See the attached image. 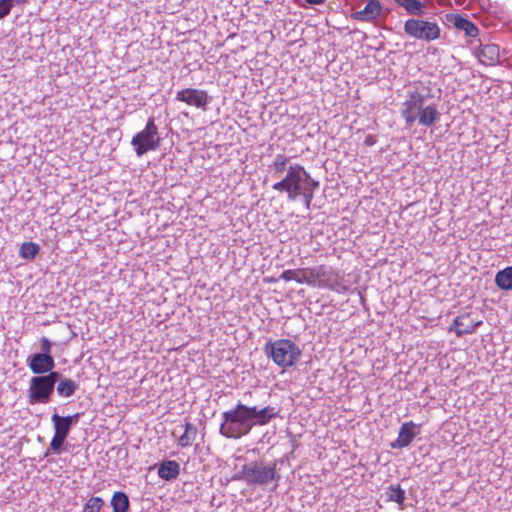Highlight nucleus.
Segmentation results:
<instances>
[{
	"label": "nucleus",
	"instance_id": "14",
	"mask_svg": "<svg viewBox=\"0 0 512 512\" xmlns=\"http://www.w3.org/2000/svg\"><path fill=\"white\" fill-rule=\"evenodd\" d=\"M315 267L314 268H299V269H288L284 270L279 279L288 281H295L297 283H305L309 286H313L315 283Z\"/></svg>",
	"mask_w": 512,
	"mask_h": 512
},
{
	"label": "nucleus",
	"instance_id": "34",
	"mask_svg": "<svg viewBox=\"0 0 512 512\" xmlns=\"http://www.w3.org/2000/svg\"><path fill=\"white\" fill-rule=\"evenodd\" d=\"M377 142L376 136L372 134H368L365 137L364 144L368 147L375 145Z\"/></svg>",
	"mask_w": 512,
	"mask_h": 512
},
{
	"label": "nucleus",
	"instance_id": "21",
	"mask_svg": "<svg viewBox=\"0 0 512 512\" xmlns=\"http://www.w3.org/2000/svg\"><path fill=\"white\" fill-rule=\"evenodd\" d=\"M55 389L60 397L68 398L75 394L78 384L71 378L63 377L60 373V380H58Z\"/></svg>",
	"mask_w": 512,
	"mask_h": 512
},
{
	"label": "nucleus",
	"instance_id": "25",
	"mask_svg": "<svg viewBox=\"0 0 512 512\" xmlns=\"http://www.w3.org/2000/svg\"><path fill=\"white\" fill-rule=\"evenodd\" d=\"M197 428L191 422H186L184 433L178 439L180 447H189L196 439Z\"/></svg>",
	"mask_w": 512,
	"mask_h": 512
},
{
	"label": "nucleus",
	"instance_id": "15",
	"mask_svg": "<svg viewBox=\"0 0 512 512\" xmlns=\"http://www.w3.org/2000/svg\"><path fill=\"white\" fill-rule=\"evenodd\" d=\"M445 17L447 22L452 24L457 30L463 31L465 36L475 38L479 35V28L466 16L458 13H449Z\"/></svg>",
	"mask_w": 512,
	"mask_h": 512
},
{
	"label": "nucleus",
	"instance_id": "6",
	"mask_svg": "<svg viewBox=\"0 0 512 512\" xmlns=\"http://www.w3.org/2000/svg\"><path fill=\"white\" fill-rule=\"evenodd\" d=\"M434 97L430 85L415 86L409 90L406 99L402 103L401 116L405 121L406 127H412L415 124V115Z\"/></svg>",
	"mask_w": 512,
	"mask_h": 512
},
{
	"label": "nucleus",
	"instance_id": "33",
	"mask_svg": "<svg viewBox=\"0 0 512 512\" xmlns=\"http://www.w3.org/2000/svg\"><path fill=\"white\" fill-rule=\"evenodd\" d=\"M40 348H41V352L40 353L52 354L51 353L52 343H51V341L48 338L42 337L40 339Z\"/></svg>",
	"mask_w": 512,
	"mask_h": 512
},
{
	"label": "nucleus",
	"instance_id": "19",
	"mask_svg": "<svg viewBox=\"0 0 512 512\" xmlns=\"http://www.w3.org/2000/svg\"><path fill=\"white\" fill-rule=\"evenodd\" d=\"M475 54L481 63L494 65L499 61V46L496 44H480Z\"/></svg>",
	"mask_w": 512,
	"mask_h": 512
},
{
	"label": "nucleus",
	"instance_id": "24",
	"mask_svg": "<svg viewBox=\"0 0 512 512\" xmlns=\"http://www.w3.org/2000/svg\"><path fill=\"white\" fill-rule=\"evenodd\" d=\"M110 504L113 512H128L130 509V500L127 494L122 491L113 493Z\"/></svg>",
	"mask_w": 512,
	"mask_h": 512
},
{
	"label": "nucleus",
	"instance_id": "29",
	"mask_svg": "<svg viewBox=\"0 0 512 512\" xmlns=\"http://www.w3.org/2000/svg\"><path fill=\"white\" fill-rule=\"evenodd\" d=\"M104 501L100 497H91L85 504L82 512H99Z\"/></svg>",
	"mask_w": 512,
	"mask_h": 512
},
{
	"label": "nucleus",
	"instance_id": "3",
	"mask_svg": "<svg viewBox=\"0 0 512 512\" xmlns=\"http://www.w3.org/2000/svg\"><path fill=\"white\" fill-rule=\"evenodd\" d=\"M319 182L311 178L310 174L300 164L288 166L287 173L272 188L280 193H286L290 201L300 198L310 189H317Z\"/></svg>",
	"mask_w": 512,
	"mask_h": 512
},
{
	"label": "nucleus",
	"instance_id": "22",
	"mask_svg": "<svg viewBox=\"0 0 512 512\" xmlns=\"http://www.w3.org/2000/svg\"><path fill=\"white\" fill-rule=\"evenodd\" d=\"M397 6L403 8L409 15L422 16L426 10V4L421 0H393Z\"/></svg>",
	"mask_w": 512,
	"mask_h": 512
},
{
	"label": "nucleus",
	"instance_id": "9",
	"mask_svg": "<svg viewBox=\"0 0 512 512\" xmlns=\"http://www.w3.org/2000/svg\"><path fill=\"white\" fill-rule=\"evenodd\" d=\"M315 283L313 287H323L329 290L341 293L346 292L348 287L344 284V279L331 267L321 265L315 267Z\"/></svg>",
	"mask_w": 512,
	"mask_h": 512
},
{
	"label": "nucleus",
	"instance_id": "12",
	"mask_svg": "<svg viewBox=\"0 0 512 512\" xmlns=\"http://www.w3.org/2000/svg\"><path fill=\"white\" fill-rule=\"evenodd\" d=\"M482 323V320H476L471 312H467L457 316L449 326L448 331L455 332L457 337H462L474 333Z\"/></svg>",
	"mask_w": 512,
	"mask_h": 512
},
{
	"label": "nucleus",
	"instance_id": "5",
	"mask_svg": "<svg viewBox=\"0 0 512 512\" xmlns=\"http://www.w3.org/2000/svg\"><path fill=\"white\" fill-rule=\"evenodd\" d=\"M58 380H60V372L33 376L27 389L28 403L30 405L49 403Z\"/></svg>",
	"mask_w": 512,
	"mask_h": 512
},
{
	"label": "nucleus",
	"instance_id": "2",
	"mask_svg": "<svg viewBox=\"0 0 512 512\" xmlns=\"http://www.w3.org/2000/svg\"><path fill=\"white\" fill-rule=\"evenodd\" d=\"M232 479L243 481L248 486L260 487H265L275 482L276 488L281 475L277 470V461L258 459L242 465L241 469L233 475Z\"/></svg>",
	"mask_w": 512,
	"mask_h": 512
},
{
	"label": "nucleus",
	"instance_id": "13",
	"mask_svg": "<svg viewBox=\"0 0 512 512\" xmlns=\"http://www.w3.org/2000/svg\"><path fill=\"white\" fill-rule=\"evenodd\" d=\"M55 412L51 417V422L54 428V433L67 437L70 433V430L73 426H75L80 419L81 414L75 413L68 416H60L56 412V408H54Z\"/></svg>",
	"mask_w": 512,
	"mask_h": 512
},
{
	"label": "nucleus",
	"instance_id": "28",
	"mask_svg": "<svg viewBox=\"0 0 512 512\" xmlns=\"http://www.w3.org/2000/svg\"><path fill=\"white\" fill-rule=\"evenodd\" d=\"M385 494L388 501H392L400 505L403 504L405 500V491L399 484L390 485Z\"/></svg>",
	"mask_w": 512,
	"mask_h": 512
},
{
	"label": "nucleus",
	"instance_id": "8",
	"mask_svg": "<svg viewBox=\"0 0 512 512\" xmlns=\"http://www.w3.org/2000/svg\"><path fill=\"white\" fill-rule=\"evenodd\" d=\"M131 145L134 147L138 157L146 154L148 151L158 149L160 145V136L158 127L153 117H150L145 128L132 137Z\"/></svg>",
	"mask_w": 512,
	"mask_h": 512
},
{
	"label": "nucleus",
	"instance_id": "37",
	"mask_svg": "<svg viewBox=\"0 0 512 512\" xmlns=\"http://www.w3.org/2000/svg\"><path fill=\"white\" fill-rule=\"evenodd\" d=\"M296 3L298 4V6H301V7H305V5H303L300 0H296Z\"/></svg>",
	"mask_w": 512,
	"mask_h": 512
},
{
	"label": "nucleus",
	"instance_id": "4",
	"mask_svg": "<svg viewBox=\"0 0 512 512\" xmlns=\"http://www.w3.org/2000/svg\"><path fill=\"white\" fill-rule=\"evenodd\" d=\"M264 354L277 366L285 369L299 361L302 351L290 339L268 340L263 346Z\"/></svg>",
	"mask_w": 512,
	"mask_h": 512
},
{
	"label": "nucleus",
	"instance_id": "11",
	"mask_svg": "<svg viewBox=\"0 0 512 512\" xmlns=\"http://www.w3.org/2000/svg\"><path fill=\"white\" fill-rule=\"evenodd\" d=\"M26 364L35 376L46 375L55 372V360L52 354L34 353L26 359Z\"/></svg>",
	"mask_w": 512,
	"mask_h": 512
},
{
	"label": "nucleus",
	"instance_id": "23",
	"mask_svg": "<svg viewBox=\"0 0 512 512\" xmlns=\"http://www.w3.org/2000/svg\"><path fill=\"white\" fill-rule=\"evenodd\" d=\"M495 284L500 290H512V266H507L496 273Z\"/></svg>",
	"mask_w": 512,
	"mask_h": 512
},
{
	"label": "nucleus",
	"instance_id": "17",
	"mask_svg": "<svg viewBox=\"0 0 512 512\" xmlns=\"http://www.w3.org/2000/svg\"><path fill=\"white\" fill-rule=\"evenodd\" d=\"M441 117V113L438 111L435 103L427 102L423 108L420 109L415 115V122L424 127H431L435 125Z\"/></svg>",
	"mask_w": 512,
	"mask_h": 512
},
{
	"label": "nucleus",
	"instance_id": "32",
	"mask_svg": "<svg viewBox=\"0 0 512 512\" xmlns=\"http://www.w3.org/2000/svg\"><path fill=\"white\" fill-rule=\"evenodd\" d=\"M10 12V3H8L7 0H0V20L8 16Z\"/></svg>",
	"mask_w": 512,
	"mask_h": 512
},
{
	"label": "nucleus",
	"instance_id": "26",
	"mask_svg": "<svg viewBox=\"0 0 512 512\" xmlns=\"http://www.w3.org/2000/svg\"><path fill=\"white\" fill-rule=\"evenodd\" d=\"M289 159L284 154H277L269 167L273 171V176L280 178L284 172L287 173Z\"/></svg>",
	"mask_w": 512,
	"mask_h": 512
},
{
	"label": "nucleus",
	"instance_id": "31",
	"mask_svg": "<svg viewBox=\"0 0 512 512\" xmlns=\"http://www.w3.org/2000/svg\"><path fill=\"white\" fill-rule=\"evenodd\" d=\"M315 190L316 189H310V190L306 191L305 194L300 195V197L303 199L304 205L307 210L310 209V205H311L312 199L314 197Z\"/></svg>",
	"mask_w": 512,
	"mask_h": 512
},
{
	"label": "nucleus",
	"instance_id": "36",
	"mask_svg": "<svg viewBox=\"0 0 512 512\" xmlns=\"http://www.w3.org/2000/svg\"><path fill=\"white\" fill-rule=\"evenodd\" d=\"M305 2L310 5H322L325 3V0H305Z\"/></svg>",
	"mask_w": 512,
	"mask_h": 512
},
{
	"label": "nucleus",
	"instance_id": "1",
	"mask_svg": "<svg viewBox=\"0 0 512 512\" xmlns=\"http://www.w3.org/2000/svg\"><path fill=\"white\" fill-rule=\"evenodd\" d=\"M280 411L276 406L238 401L233 408L221 414L219 433L227 439H240L254 427L268 425L279 417Z\"/></svg>",
	"mask_w": 512,
	"mask_h": 512
},
{
	"label": "nucleus",
	"instance_id": "18",
	"mask_svg": "<svg viewBox=\"0 0 512 512\" xmlns=\"http://www.w3.org/2000/svg\"><path fill=\"white\" fill-rule=\"evenodd\" d=\"M381 9L379 0H368L364 9L352 13L351 17L358 21L371 22L379 16Z\"/></svg>",
	"mask_w": 512,
	"mask_h": 512
},
{
	"label": "nucleus",
	"instance_id": "27",
	"mask_svg": "<svg viewBox=\"0 0 512 512\" xmlns=\"http://www.w3.org/2000/svg\"><path fill=\"white\" fill-rule=\"evenodd\" d=\"M40 251V246L35 242H24L19 249V256L23 259L31 260L36 257Z\"/></svg>",
	"mask_w": 512,
	"mask_h": 512
},
{
	"label": "nucleus",
	"instance_id": "35",
	"mask_svg": "<svg viewBox=\"0 0 512 512\" xmlns=\"http://www.w3.org/2000/svg\"><path fill=\"white\" fill-rule=\"evenodd\" d=\"M7 2L10 3V9L12 10L14 6L24 4L26 0H7Z\"/></svg>",
	"mask_w": 512,
	"mask_h": 512
},
{
	"label": "nucleus",
	"instance_id": "30",
	"mask_svg": "<svg viewBox=\"0 0 512 512\" xmlns=\"http://www.w3.org/2000/svg\"><path fill=\"white\" fill-rule=\"evenodd\" d=\"M66 438L67 437H65V436H61V435L54 433V435L50 441L49 449H51L54 453L59 454L62 450V447H63V444H64Z\"/></svg>",
	"mask_w": 512,
	"mask_h": 512
},
{
	"label": "nucleus",
	"instance_id": "10",
	"mask_svg": "<svg viewBox=\"0 0 512 512\" xmlns=\"http://www.w3.org/2000/svg\"><path fill=\"white\" fill-rule=\"evenodd\" d=\"M175 99L184 102L189 106H194L203 111L207 110V105L211 102L212 97L207 91L196 88H185L176 93Z\"/></svg>",
	"mask_w": 512,
	"mask_h": 512
},
{
	"label": "nucleus",
	"instance_id": "20",
	"mask_svg": "<svg viewBox=\"0 0 512 512\" xmlns=\"http://www.w3.org/2000/svg\"><path fill=\"white\" fill-rule=\"evenodd\" d=\"M180 473V464L175 460L163 461L158 467V476L166 481L174 480Z\"/></svg>",
	"mask_w": 512,
	"mask_h": 512
},
{
	"label": "nucleus",
	"instance_id": "7",
	"mask_svg": "<svg viewBox=\"0 0 512 512\" xmlns=\"http://www.w3.org/2000/svg\"><path fill=\"white\" fill-rule=\"evenodd\" d=\"M412 16L404 22L403 30L407 36L425 42H432L440 38L441 29L436 22L420 19V16Z\"/></svg>",
	"mask_w": 512,
	"mask_h": 512
},
{
	"label": "nucleus",
	"instance_id": "16",
	"mask_svg": "<svg viewBox=\"0 0 512 512\" xmlns=\"http://www.w3.org/2000/svg\"><path fill=\"white\" fill-rule=\"evenodd\" d=\"M415 428H419L413 421L404 422L399 429L398 437L391 443V448L402 449L411 444L419 431H415Z\"/></svg>",
	"mask_w": 512,
	"mask_h": 512
}]
</instances>
